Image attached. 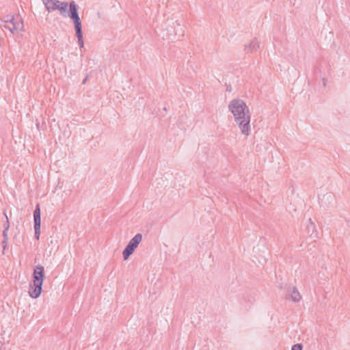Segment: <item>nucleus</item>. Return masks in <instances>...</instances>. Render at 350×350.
<instances>
[{"mask_svg":"<svg viewBox=\"0 0 350 350\" xmlns=\"http://www.w3.org/2000/svg\"><path fill=\"white\" fill-rule=\"evenodd\" d=\"M227 107L240 134L244 137L250 136L252 115L247 103L241 98H234L229 101Z\"/></svg>","mask_w":350,"mask_h":350,"instance_id":"obj_1","label":"nucleus"},{"mask_svg":"<svg viewBox=\"0 0 350 350\" xmlns=\"http://www.w3.org/2000/svg\"><path fill=\"white\" fill-rule=\"evenodd\" d=\"M45 279V269L43 265H37L33 267L32 278L27 287V295L31 299H38L42 293Z\"/></svg>","mask_w":350,"mask_h":350,"instance_id":"obj_2","label":"nucleus"},{"mask_svg":"<svg viewBox=\"0 0 350 350\" xmlns=\"http://www.w3.org/2000/svg\"><path fill=\"white\" fill-rule=\"evenodd\" d=\"M70 18L72 20L75 30L78 42L82 48L84 46V41L83 39L82 24L79 17L78 6L75 1L69 3Z\"/></svg>","mask_w":350,"mask_h":350,"instance_id":"obj_3","label":"nucleus"},{"mask_svg":"<svg viewBox=\"0 0 350 350\" xmlns=\"http://www.w3.org/2000/svg\"><path fill=\"white\" fill-rule=\"evenodd\" d=\"M143 240V235L141 233L135 234L129 241L128 244L122 250V258L124 261L134 253Z\"/></svg>","mask_w":350,"mask_h":350,"instance_id":"obj_4","label":"nucleus"},{"mask_svg":"<svg viewBox=\"0 0 350 350\" xmlns=\"http://www.w3.org/2000/svg\"><path fill=\"white\" fill-rule=\"evenodd\" d=\"M4 23L5 28L12 34H15L23 31V22L21 17L18 15L8 16Z\"/></svg>","mask_w":350,"mask_h":350,"instance_id":"obj_5","label":"nucleus"},{"mask_svg":"<svg viewBox=\"0 0 350 350\" xmlns=\"http://www.w3.org/2000/svg\"><path fill=\"white\" fill-rule=\"evenodd\" d=\"M42 1L49 12L59 10L62 16H66L68 8L69 7L67 2L59 0H42Z\"/></svg>","mask_w":350,"mask_h":350,"instance_id":"obj_6","label":"nucleus"},{"mask_svg":"<svg viewBox=\"0 0 350 350\" xmlns=\"http://www.w3.org/2000/svg\"><path fill=\"white\" fill-rule=\"evenodd\" d=\"M284 298L286 302L290 304H299L303 299V297L297 287L291 284L286 286V291Z\"/></svg>","mask_w":350,"mask_h":350,"instance_id":"obj_7","label":"nucleus"},{"mask_svg":"<svg viewBox=\"0 0 350 350\" xmlns=\"http://www.w3.org/2000/svg\"><path fill=\"white\" fill-rule=\"evenodd\" d=\"M33 221L35 230V238L38 240L40 235V226H41V217H40V208L39 205L36 206L33 212Z\"/></svg>","mask_w":350,"mask_h":350,"instance_id":"obj_8","label":"nucleus"},{"mask_svg":"<svg viewBox=\"0 0 350 350\" xmlns=\"http://www.w3.org/2000/svg\"><path fill=\"white\" fill-rule=\"evenodd\" d=\"M10 228V222L8 216H6V224L4 226V230L3 232V237H8V230Z\"/></svg>","mask_w":350,"mask_h":350,"instance_id":"obj_9","label":"nucleus"},{"mask_svg":"<svg viewBox=\"0 0 350 350\" xmlns=\"http://www.w3.org/2000/svg\"><path fill=\"white\" fill-rule=\"evenodd\" d=\"M291 350H303V345L301 343H296L291 347Z\"/></svg>","mask_w":350,"mask_h":350,"instance_id":"obj_10","label":"nucleus"},{"mask_svg":"<svg viewBox=\"0 0 350 350\" xmlns=\"http://www.w3.org/2000/svg\"><path fill=\"white\" fill-rule=\"evenodd\" d=\"M4 239H3V247L4 250H5L6 247H7V242H8V237H3Z\"/></svg>","mask_w":350,"mask_h":350,"instance_id":"obj_11","label":"nucleus"},{"mask_svg":"<svg viewBox=\"0 0 350 350\" xmlns=\"http://www.w3.org/2000/svg\"><path fill=\"white\" fill-rule=\"evenodd\" d=\"M280 288H283V285H282V284H280Z\"/></svg>","mask_w":350,"mask_h":350,"instance_id":"obj_12","label":"nucleus"}]
</instances>
